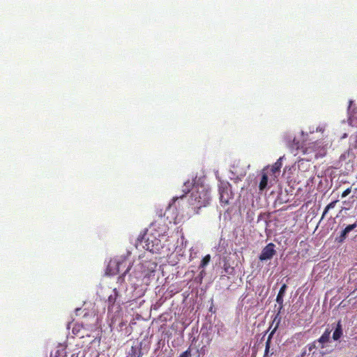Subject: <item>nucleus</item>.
Returning <instances> with one entry per match:
<instances>
[{
  "mask_svg": "<svg viewBox=\"0 0 357 357\" xmlns=\"http://www.w3.org/2000/svg\"><path fill=\"white\" fill-rule=\"evenodd\" d=\"M168 229V226L165 220L160 216L150 225L146 234L142 236H139L137 239V245L141 244L145 236H146L144 245H142V247L151 252L158 253L164 246L160 238L166 236Z\"/></svg>",
  "mask_w": 357,
  "mask_h": 357,
  "instance_id": "nucleus-1",
  "label": "nucleus"
},
{
  "mask_svg": "<svg viewBox=\"0 0 357 357\" xmlns=\"http://www.w3.org/2000/svg\"><path fill=\"white\" fill-rule=\"evenodd\" d=\"M210 202V192L203 185L193 187L188 200L189 208L192 209L193 215L199 214V210L208 206Z\"/></svg>",
  "mask_w": 357,
  "mask_h": 357,
  "instance_id": "nucleus-2",
  "label": "nucleus"
},
{
  "mask_svg": "<svg viewBox=\"0 0 357 357\" xmlns=\"http://www.w3.org/2000/svg\"><path fill=\"white\" fill-rule=\"evenodd\" d=\"M275 247V245L273 243H270L265 246L259 257V260L266 261L271 259L276 252Z\"/></svg>",
  "mask_w": 357,
  "mask_h": 357,
  "instance_id": "nucleus-3",
  "label": "nucleus"
},
{
  "mask_svg": "<svg viewBox=\"0 0 357 357\" xmlns=\"http://www.w3.org/2000/svg\"><path fill=\"white\" fill-rule=\"evenodd\" d=\"M287 284H283L282 285V287H280V289L279 290V292H278V294L277 295L276 302L279 304V308H278V313L276 314V315L275 316V317L273 319V323H274L277 320L278 317H280V314L281 312V310L283 309V307H284V305H283V302H284L283 297H284V295L285 291L287 290Z\"/></svg>",
  "mask_w": 357,
  "mask_h": 357,
  "instance_id": "nucleus-4",
  "label": "nucleus"
},
{
  "mask_svg": "<svg viewBox=\"0 0 357 357\" xmlns=\"http://www.w3.org/2000/svg\"><path fill=\"white\" fill-rule=\"evenodd\" d=\"M220 201L224 205L229 204V200L232 198V194L228 186H222L219 189Z\"/></svg>",
  "mask_w": 357,
  "mask_h": 357,
  "instance_id": "nucleus-5",
  "label": "nucleus"
},
{
  "mask_svg": "<svg viewBox=\"0 0 357 357\" xmlns=\"http://www.w3.org/2000/svg\"><path fill=\"white\" fill-rule=\"evenodd\" d=\"M357 227V222L352 224V225H349L348 226H347L341 232L340 235L339 236V237H337L336 238V240L339 242V243H342L347 238V234L351 231H352L353 229H354L355 228H356Z\"/></svg>",
  "mask_w": 357,
  "mask_h": 357,
  "instance_id": "nucleus-6",
  "label": "nucleus"
},
{
  "mask_svg": "<svg viewBox=\"0 0 357 357\" xmlns=\"http://www.w3.org/2000/svg\"><path fill=\"white\" fill-rule=\"evenodd\" d=\"M266 169H263L261 181L259 182V188L261 191L266 188L268 185V175L264 172Z\"/></svg>",
  "mask_w": 357,
  "mask_h": 357,
  "instance_id": "nucleus-7",
  "label": "nucleus"
},
{
  "mask_svg": "<svg viewBox=\"0 0 357 357\" xmlns=\"http://www.w3.org/2000/svg\"><path fill=\"white\" fill-rule=\"evenodd\" d=\"M331 331L326 329L322 335L318 339V342L321 344V348H324V344L328 342L330 339Z\"/></svg>",
  "mask_w": 357,
  "mask_h": 357,
  "instance_id": "nucleus-8",
  "label": "nucleus"
},
{
  "mask_svg": "<svg viewBox=\"0 0 357 357\" xmlns=\"http://www.w3.org/2000/svg\"><path fill=\"white\" fill-rule=\"evenodd\" d=\"M342 335V325L340 321H338L337 324V327L333 332V339L334 340H338L341 336Z\"/></svg>",
  "mask_w": 357,
  "mask_h": 357,
  "instance_id": "nucleus-9",
  "label": "nucleus"
},
{
  "mask_svg": "<svg viewBox=\"0 0 357 357\" xmlns=\"http://www.w3.org/2000/svg\"><path fill=\"white\" fill-rule=\"evenodd\" d=\"M119 297V292L116 288L113 289V294L108 297V303L109 305H113Z\"/></svg>",
  "mask_w": 357,
  "mask_h": 357,
  "instance_id": "nucleus-10",
  "label": "nucleus"
},
{
  "mask_svg": "<svg viewBox=\"0 0 357 357\" xmlns=\"http://www.w3.org/2000/svg\"><path fill=\"white\" fill-rule=\"evenodd\" d=\"M337 202H338V200H335V201H333V202H331L330 204H328L325 207V208H324V212H323V214H322V215H321V220H322V219L325 217V215L327 214V213L328 212V211H329L330 209L335 208V205H336Z\"/></svg>",
  "mask_w": 357,
  "mask_h": 357,
  "instance_id": "nucleus-11",
  "label": "nucleus"
},
{
  "mask_svg": "<svg viewBox=\"0 0 357 357\" xmlns=\"http://www.w3.org/2000/svg\"><path fill=\"white\" fill-rule=\"evenodd\" d=\"M280 160V159H279L276 162H275V164L271 168V171L273 174H275L276 172H280V168L282 167V163Z\"/></svg>",
  "mask_w": 357,
  "mask_h": 357,
  "instance_id": "nucleus-12",
  "label": "nucleus"
},
{
  "mask_svg": "<svg viewBox=\"0 0 357 357\" xmlns=\"http://www.w3.org/2000/svg\"><path fill=\"white\" fill-rule=\"evenodd\" d=\"M210 261H211V255H206L202 259L201 264L199 265V268H204L205 266H206L208 264Z\"/></svg>",
  "mask_w": 357,
  "mask_h": 357,
  "instance_id": "nucleus-13",
  "label": "nucleus"
},
{
  "mask_svg": "<svg viewBox=\"0 0 357 357\" xmlns=\"http://www.w3.org/2000/svg\"><path fill=\"white\" fill-rule=\"evenodd\" d=\"M280 319L281 318L280 317H278V318L277 319V320L275 321L276 322V325L274 327V328L273 329V331L270 333V334L268 335V337L267 338V340H271L274 333H275V331H277L278 328V326H279V324L280 322Z\"/></svg>",
  "mask_w": 357,
  "mask_h": 357,
  "instance_id": "nucleus-14",
  "label": "nucleus"
},
{
  "mask_svg": "<svg viewBox=\"0 0 357 357\" xmlns=\"http://www.w3.org/2000/svg\"><path fill=\"white\" fill-rule=\"evenodd\" d=\"M350 124L357 127V110L349 117Z\"/></svg>",
  "mask_w": 357,
  "mask_h": 357,
  "instance_id": "nucleus-15",
  "label": "nucleus"
},
{
  "mask_svg": "<svg viewBox=\"0 0 357 357\" xmlns=\"http://www.w3.org/2000/svg\"><path fill=\"white\" fill-rule=\"evenodd\" d=\"M271 343V340H266L265 350H264L265 356H268L269 354Z\"/></svg>",
  "mask_w": 357,
  "mask_h": 357,
  "instance_id": "nucleus-16",
  "label": "nucleus"
},
{
  "mask_svg": "<svg viewBox=\"0 0 357 357\" xmlns=\"http://www.w3.org/2000/svg\"><path fill=\"white\" fill-rule=\"evenodd\" d=\"M130 268H131V265H130V264H129L126 270L123 273V274L121 276H119L118 278L119 281L123 282L124 280V277H125L126 274L130 271Z\"/></svg>",
  "mask_w": 357,
  "mask_h": 357,
  "instance_id": "nucleus-17",
  "label": "nucleus"
},
{
  "mask_svg": "<svg viewBox=\"0 0 357 357\" xmlns=\"http://www.w3.org/2000/svg\"><path fill=\"white\" fill-rule=\"evenodd\" d=\"M191 186V183L190 181L188 182H185L184 183V187H185V189L183 190V192L185 193V194H187L188 192H190V187Z\"/></svg>",
  "mask_w": 357,
  "mask_h": 357,
  "instance_id": "nucleus-18",
  "label": "nucleus"
},
{
  "mask_svg": "<svg viewBox=\"0 0 357 357\" xmlns=\"http://www.w3.org/2000/svg\"><path fill=\"white\" fill-rule=\"evenodd\" d=\"M351 192V188H347L342 194V198L346 197L347 195H349Z\"/></svg>",
  "mask_w": 357,
  "mask_h": 357,
  "instance_id": "nucleus-19",
  "label": "nucleus"
},
{
  "mask_svg": "<svg viewBox=\"0 0 357 357\" xmlns=\"http://www.w3.org/2000/svg\"><path fill=\"white\" fill-rule=\"evenodd\" d=\"M126 260H122L121 261H118L116 263V266H117V272L119 273L120 272V268H121V266H123L124 264H126Z\"/></svg>",
  "mask_w": 357,
  "mask_h": 357,
  "instance_id": "nucleus-20",
  "label": "nucleus"
},
{
  "mask_svg": "<svg viewBox=\"0 0 357 357\" xmlns=\"http://www.w3.org/2000/svg\"><path fill=\"white\" fill-rule=\"evenodd\" d=\"M183 196H184V195H182L179 197H175L172 199V202H175L178 199H179V198L182 199Z\"/></svg>",
  "mask_w": 357,
  "mask_h": 357,
  "instance_id": "nucleus-21",
  "label": "nucleus"
},
{
  "mask_svg": "<svg viewBox=\"0 0 357 357\" xmlns=\"http://www.w3.org/2000/svg\"><path fill=\"white\" fill-rule=\"evenodd\" d=\"M315 348H316V345H315L314 342L309 346L310 351H312L313 349H315Z\"/></svg>",
  "mask_w": 357,
  "mask_h": 357,
  "instance_id": "nucleus-22",
  "label": "nucleus"
},
{
  "mask_svg": "<svg viewBox=\"0 0 357 357\" xmlns=\"http://www.w3.org/2000/svg\"><path fill=\"white\" fill-rule=\"evenodd\" d=\"M322 151H323V153H320V156H324L326 154V151L324 148L322 149Z\"/></svg>",
  "mask_w": 357,
  "mask_h": 357,
  "instance_id": "nucleus-23",
  "label": "nucleus"
},
{
  "mask_svg": "<svg viewBox=\"0 0 357 357\" xmlns=\"http://www.w3.org/2000/svg\"><path fill=\"white\" fill-rule=\"evenodd\" d=\"M317 145H318V144L317 142H314L311 148H314ZM308 149H310V147H309Z\"/></svg>",
  "mask_w": 357,
  "mask_h": 357,
  "instance_id": "nucleus-24",
  "label": "nucleus"
},
{
  "mask_svg": "<svg viewBox=\"0 0 357 357\" xmlns=\"http://www.w3.org/2000/svg\"><path fill=\"white\" fill-rule=\"evenodd\" d=\"M318 157H319L318 153H316V154H315V158H317Z\"/></svg>",
  "mask_w": 357,
  "mask_h": 357,
  "instance_id": "nucleus-25",
  "label": "nucleus"
},
{
  "mask_svg": "<svg viewBox=\"0 0 357 357\" xmlns=\"http://www.w3.org/2000/svg\"><path fill=\"white\" fill-rule=\"evenodd\" d=\"M75 328H73V332L75 333Z\"/></svg>",
  "mask_w": 357,
  "mask_h": 357,
  "instance_id": "nucleus-26",
  "label": "nucleus"
}]
</instances>
